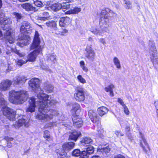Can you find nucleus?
Listing matches in <instances>:
<instances>
[{
    "label": "nucleus",
    "mask_w": 158,
    "mask_h": 158,
    "mask_svg": "<svg viewBox=\"0 0 158 158\" xmlns=\"http://www.w3.org/2000/svg\"><path fill=\"white\" fill-rule=\"evenodd\" d=\"M29 86L35 94L38 100L31 97L29 101V106L26 109L27 112L32 113L35 111L36 103L39 106V113L36 118L47 121L52 119L53 116H59L60 113L57 110L51 109L50 106L56 104L58 101L52 98L49 95L43 93L40 86V81L37 78H32L29 81Z\"/></svg>",
    "instance_id": "nucleus-1"
},
{
    "label": "nucleus",
    "mask_w": 158,
    "mask_h": 158,
    "mask_svg": "<svg viewBox=\"0 0 158 158\" xmlns=\"http://www.w3.org/2000/svg\"><path fill=\"white\" fill-rule=\"evenodd\" d=\"M101 19L100 21V29L93 27L90 31L97 35L103 36L105 32L109 33L108 27H110V23L111 20V17L115 15L109 8L102 10L101 13Z\"/></svg>",
    "instance_id": "nucleus-2"
},
{
    "label": "nucleus",
    "mask_w": 158,
    "mask_h": 158,
    "mask_svg": "<svg viewBox=\"0 0 158 158\" xmlns=\"http://www.w3.org/2000/svg\"><path fill=\"white\" fill-rule=\"evenodd\" d=\"M4 17V13L0 11V27L5 30L4 33V39L9 44H13L15 42V36L13 33L12 29L9 26L11 23V21L9 18Z\"/></svg>",
    "instance_id": "nucleus-3"
},
{
    "label": "nucleus",
    "mask_w": 158,
    "mask_h": 158,
    "mask_svg": "<svg viewBox=\"0 0 158 158\" xmlns=\"http://www.w3.org/2000/svg\"><path fill=\"white\" fill-rule=\"evenodd\" d=\"M28 97V94L25 90H13L9 92V100L11 103L14 104H21L27 100Z\"/></svg>",
    "instance_id": "nucleus-4"
},
{
    "label": "nucleus",
    "mask_w": 158,
    "mask_h": 158,
    "mask_svg": "<svg viewBox=\"0 0 158 158\" xmlns=\"http://www.w3.org/2000/svg\"><path fill=\"white\" fill-rule=\"evenodd\" d=\"M40 38L38 32L35 31L33 42L31 47V50L35 49L33 52L30 53L28 56V61H33L35 60L37 56L38 55L42 50V47L40 46Z\"/></svg>",
    "instance_id": "nucleus-5"
},
{
    "label": "nucleus",
    "mask_w": 158,
    "mask_h": 158,
    "mask_svg": "<svg viewBox=\"0 0 158 158\" xmlns=\"http://www.w3.org/2000/svg\"><path fill=\"white\" fill-rule=\"evenodd\" d=\"M27 80L24 76H17L15 77L12 83L14 85H22ZM12 82L8 80L3 81L1 83L0 85V89L3 90L8 89Z\"/></svg>",
    "instance_id": "nucleus-6"
},
{
    "label": "nucleus",
    "mask_w": 158,
    "mask_h": 158,
    "mask_svg": "<svg viewBox=\"0 0 158 158\" xmlns=\"http://www.w3.org/2000/svg\"><path fill=\"white\" fill-rule=\"evenodd\" d=\"M0 105L4 115L10 121L15 119L16 111L6 106V102L3 97L0 98Z\"/></svg>",
    "instance_id": "nucleus-7"
},
{
    "label": "nucleus",
    "mask_w": 158,
    "mask_h": 158,
    "mask_svg": "<svg viewBox=\"0 0 158 158\" xmlns=\"http://www.w3.org/2000/svg\"><path fill=\"white\" fill-rule=\"evenodd\" d=\"M75 145V143L73 142L65 143L63 145V149L64 152L62 151L61 149L56 150V152L59 158H67L66 152L73 149Z\"/></svg>",
    "instance_id": "nucleus-8"
},
{
    "label": "nucleus",
    "mask_w": 158,
    "mask_h": 158,
    "mask_svg": "<svg viewBox=\"0 0 158 158\" xmlns=\"http://www.w3.org/2000/svg\"><path fill=\"white\" fill-rule=\"evenodd\" d=\"M149 45L150 47L149 52L150 54V59L153 65L154 66L158 64L157 51L153 41H150Z\"/></svg>",
    "instance_id": "nucleus-9"
},
{
    "label": "nucleus",
    "mask_w": 158,
    "mask_h": 158,
    "mask_svg": "<svg viewBox=\"0 0 158 158\" xmlns=\"http://www.w3.org/2000/svg\"><path fill=\"white\" fill-rule=\"evenodd\" d=\"M88 115L93 123H97V127H99L97 128L98 133H97L96 135L100 136L102 130V129L101 123L99 122V118L97 116L96 111L92 110H90L88 112Z\"/></svg>",
    "instance_id": "nucleus-10"
},
{
    "label": "nucleus",
    "mask_w": 158,
    "mask_h": 158,
    "mask_svg": "<svg viewBox=\"0 0 158 158\" xmlns=\"http://www.w3.org/2000/svg\"><path fill=\"white\" fill-rule=\"evenodd\" d=\"M75 92L74 98L76 100L79 102H82L85 99V91L84 89L81 86L74 87Z\"/></svg>",
    "instance_id": "nucleus-11"
},
{
    "label": "nucleus",
    "mask_w": 158,
    "mask_h": 158,
    "mask_svg": "<svg viewBox=\"0 0 158 158\" xmlns=\"http://www.w3.org/2000/svg\"><path fill=\"white\" fill-rule=\"evenodd\" d=\"M32 29L31 24L29 22L24 21L21 23L20 31L22 34H30L32 32Z\"/></svg>",
    "instance_id": "nucleus-12"
},
{
    "label": "nucleus",
    "mask_w": 158,
    "mask_h": 158,
    "mask_svg": "<svg viewBox=\"0 0 158 158\" xmlns=\"http://www.w3.org/2000/svg\"><path fill=\"white\" fill-rule=\"evenodd\" d=\"M46 25L48 27L51 28L50 30V33L55 36L60 35V31L57 28L56 24L55 22L53 21H49L46 23Z\"/></svg>",
    "instance_id": "nucleus-13"
},
{
    "label": "nucleus",
    "mask_w": 158,
    "mask_h": 158,
    "mask_svg": "<svg viewBox=\"0 0 158 158\" xmlns=\"http://www.w3.org/2000/svg\"><path fill=\"white\" fill-rule=\"evenodd\" d=\"M31 40V38L28 36L23 35L22 37L19 38L17 44L19 46L23 47L29 44Z\"/></svg>",
    "instance_id": "nucleus-14"
},
{
    "label": "nucleus",
    "mask_w": 158,
    "mask_h": 158,
    "mask_svg": "<svg viewBox=\"0 0 158 158\" xmlns=\"http://www.w3.org/2000/svg\"><path fill=\"white\" fill-rule=\"evenodd\" d=\"M85 57L89 60L93 61L95 56V52L91 46H87L85 49Z\"/></svg>",
    "instance_id": "nucleus-15"
},
{
    "label": "nucleus",
    "mask_w": 158,
    "mask_h": 158,
    "mask_svg": "<svg viewBox=\"0 0 158 158\" xmlns=\"http://www.w3.org/2000/svg\"><path fill=\"white\" fill-rule=\"evenodd\" d=\"M139 134L141 139L140 140V145L142 148L143 150L147 153L148 149H149V145L143 135L140 132H139Z\"/></svg>",
    "instance_id": "nucleus-16"
},
{
    "label": "nucleus",
    "mask_w": 158,
    "mask_h": 158,
    "mask_svg": "<svg viewBox=\"0 0 158 158\" xmlns=\"http://www.w3.org/2000/svg\"><path fill=\"white\" fill-rule=\"evenodd\" d=\"M72 120L73 125L77 128H80L83 125V121L79 114L73 115Z\"/></svg>",
    "instance_id": "nucleus-17"
},
{
    "label": "nucleus",
    "mask_w": 158,
    "mask_h": 158,
    "mask_svg": "<svg viewBox=\"0 0 158 158\" xmlns=\"http://www.w3.org/2000/svg\"><path fill=\"white\" fill-rule=\"evenodd\" d=\"M71 19L66 17L61 18L59 21V25L61 27H67L71 23Z\"/></svg>",
    "instance_id": "nucleus-18"
},
{
    "label": "nucleus",
    "mask_w": 158,
    "mask_h": 158,
    "mask_svg": "<svg viewBox=\"0 0 158 158\" xmlns=\"http://www.w3.org/2000/svg\"><path fill=\"white\" fill-rule=\"evenodd\" d=\"M24 126L25 127H27L28 126V121L24 119H19L17 122H16L15 124L14 125V127L16 128H19L21 127Z\"/></svg>",
    "instance_id": "nucleus-19"
},
{
    "label": "nucleus",
    "mask_w": 158,
    "mask_h": 158,
    "mask_svg": "<svg viewBox=\"0 0 158 158\" xmlns=\"http://www.w3.org/2000/svg\"><path fill=\"white\" fill-rule=\"evenodd\" d=\"M81 111V107L80 105L77 103H75L73 104L71 112L73 115L79 114Z\"/></svg>",
    "instance_id": "nucleus-20"
},
{
    "label": "nucleus",
    "mask_w": 158,
    "mask_h": 158,
    "mask_svg": "<svg viewBox=\"0 0 158 158\" xmlns=\"http://www.w3.org/2000/svg\"><path fill=\"white\" fill-rule=\"evenodd\" d=\"M92 140L89 137H86L82 138L80 141L81 146H87L92 142Z\"/></svg>",
    "instance_id": "nucleus-21"
},
{
    "label": "nucleus",
    "mask_w": 158,
    "mask_h": 158,
    "mask_svg": "<svg viewBox=\"0 0 158 158\" xmlns=\"http://www.w3.org/2000/svg\"><path fill=\"white\" fill-rule=\"evenodd\" d=\"M62 7L61 3L57 2L52 4L51 6L47 7V8L50 10L56 11L60 10Z\"/></svg>",
    "instance_id": "nucleus-22"
},
{
    "label": "nucleus",
    "mask_w": 158,
    "mask_h": 158,
    "mask_svg": "<svg viewBox=\"0 0 158 158\" xmlns=\"http://www.w3.org/2000/svg\"><path fill=\"white\" fill-rule=\"evenodd\" d=\"M81 135V134L80 131L74 130L71 133L69 136V139L76 141Z\"/></svg>",
    "instance_id": "nucleus-23"
},
{
    "label": "nucleus",
    "mask_w": 158,
    "mask_h": 158,
    "mask_svg": "<svg viewBox=\"0 0 158 158\" xmlns=\"http://www.w3.org/2000/svg\"><path fill=\"white\" fill-rule=\"evenodd\" d=\"M60 115H61L60 116L59 115L58 116V118L59 120L58 122L57 121L56 122L57 125H58V124H60V125H64L65 127H67L68 124L64 122V119L65 118L64 117V115L62 114L61 113H60Z\"/></svg>",
    "instance_id": "nucleus-24"
},
{
    "label": "nucleus",
    "mask_w": 158,
    "mask_h": 158,
    "mask_svg": "<svg viewBox=\"0 0 158 158\" xmlns=\"http://www.w3.org/2000/svg\"><path fill=\"white\" fill-rule=\"evenodd\" d=\"M108 111V110L107 108L103 106L100 107L98 109V113L101 116L107 113Z\"/></svg>",
    "instance_id": "nucleus-25"
},
{
    "label": "nucleus",
    "mask_w": 158,
    "mask_h": 158,
    "mask_svg": "<svg viewBox=\"0 0 158 158\" xmlns=\"http://www.w3.org/2000/svg\"><path fill=\"white\" fill-rule=\"evenodd\" d=\"M22 7L27 11H33L35 8L30 3H24L21 4Z\"/></svg>",
    "instance_id": "nucleus-26"
},
{
    "label": "nucleus",
    "mask_w": 158,
    "mask_h": 158,
    "mask_svg": "<svg viewBox=\"0 0 158 158\" xmlns=\"http://www.w3.org/2000/svg\"><path fill=\"white\" fill-rule=\"evenodd\" d=\"M81 11V9L78 7H75L73 9H71L65 12L66 14H75L78 13Z\"/></svg>",
    "instance_id": "nucleus-27"
},
{
    "label": "nucleus",
    "mask_w": 158,
    "mask_h": 158,
    "mask_svg": "<svg viewBox=\"0 0 158 158\" xmlns=\"http://www.w3.org/2000/svg\"><path fill=\"white\" fill-rule=\"evenodd\" d=\"M110 151V148L108 147L102 148L101 146H99L97 149V152H102V153L105 152V153H108Z\"/></svg>",
    "instance_id": "nucleus-28"
},
{
    "label": "nucleus",
    "mask_w": 158,
    "mask_h": 158,
    "mask_svg": "<svg viewBox=\"0 0 158 158\" xmlns=\"http://www.w3.org/2000/svg\"><path fill=\"white\" fill-rule=\"evenodd\" d=\"M65 2H63V3L61 4L62 7V8L64 11H65L64 10L67 9L69 8V2H72V0H64Z\"/></svg>",
    "instance_id": "nucleus-29"
},
{
    "label": "nucleus",
    "mask_w": 158,
    "mask_h": 158,
    "mask_svg": "<svg viewBox=\"0 0 158 158\" xmlns=\"http://www.w3.org/2000/svg\"><path fill=\"white\" fill-rule=\"evenodd\" d=\"M113 62L116 68L118 69H120L121 68V64L118 58L114 57L113 59Z\"/></svg>",
    "instance_id": "nucleus-30"
},
{
    "label": "nucleus",
    "mask_w": 158,
    "mask_h": 158,
    "mask_svg": "<svg viewBox=\"0 0 158 158\" xmlns=\"http://www.w3.org/2000/svg\"><path fill=\"white\" fill-rule=\"evenodd\" d=\"M43 136L48 141L52 139L51 137L50 136V132L48 130H45L44 131Z\"/></svg>",
    "instance_id": "nucleus-31"
},
{
    "label": "nucleus",
    "mask_w": 158,
    "mask_h": 158,
    "mask_svg": "<svg viewBox=\"0 0 158 158\" xmlns=\"http://www.w3.org/2000/svg\"><path fill=\"white\" fill-rule=\"evenodd\" d=\"M54 87L51 84L47 85L44 86V89L47 93L52 92L53 90Z\"/></svg>",
    "instance_id": "nucleus-32"
},
{
    "label": "nucleus",
    "mask_w": 158,
    "mask_h": 158,
    "mask_svg": "<svg viewBox=\"0 0 158 158\" xmlns=\"http://www.w3.org/2000/svg\"><path fill=\"white\" fill-rule=\"evenodd\" d=\"M42 14V15H40V16L39 17L40 19L42 20H45L49 17V14L48 12H44Z\"/></svg>",
    "instance_id": "nucleus-33"
},
{
    "label": "nucleus",
    "mask_w": 158,
    "mask_h": 158,
    "mask_svg": "<svg viewBox=\"0 0 158 158\" xmlns=\"http://www.w3.org/2000/svg\"><path fill=\"white\" fill-rule=\"evenodd\" d=\"M124 7L127 9H130L132 7V5L131 2L128 0H124Z\"/></svg>",
    "instance_id": "nucleus-34"
},
{
    "label": "nucleus",
    "mask_w": 158,
    "mask_h": 158,
    "mask_svg": "<svg viewBox=\"0 0 158 158\" xmlns=\"http://www.w3.org/2000/svg\"><path fill=\"white\" fill-rule=\"evenodd\" d=\"M58 125L56 122H53L47 123L45 126L44 127L45 128H51L54 126H57Z\"/></svg>",
    "instance_id": "nucleus-35"
},
{
    "label": "nucleus",
    "mask_w": 158,
    "mask_h": 158,
    "mask_svg": "<svg viewBox=\"0 0 158 158\" xmlns=\"http://www.w3.org/2000/svg\"><path fill=\"white\" fill-rule=\"evenodd\" d=\"M81 67L82 69L85 72L87 73L88 71L87 68L85 66V62L83 61H81L80 62Z\"/></svg>",
    "instance_id": "nucleus-36"
},
{
    "label": "nucleus",
    "mask_w": 158,
    "mask_h": 158,
    "mask_svg": "<svg viewBox=\"0 0 158 158\" xmlns=\"http://www.w3.org/2000/svg\"><path fill=\"white\" fill-rule=\"evenodd\" d=\"M7 142V146L8 148H11L13 143V139L12 138H7L6 139Z\"/></svg>",
    "instance_id": "nucleus-37"
},
{
    "label": "nucleus",
    "mask_w": 158,
    "mask_h": 158,
    "mask_svg": "<svg viewBox=\"0 0 158 158\" xmlns=\"http://www.w3.org/2000/svg\"><path fill=\"white\" fill-rule=\"evenodd\" d=\"M81 152L78 149H75L72 152V155L75 157L80 156Z\"/></svg>",
    "instance_id": "nucleus-38"
},
{
    "label": "nucleus",
    "mask_w": 158,
    "mask_h": 158,
    "mask_svg": "<svg viewBox=\"0 0 158 158\" xmlns=\"http://www.w3.org/2000/svg\"><path fill=\"white\" fill-rule=\"evenodd\" d=\"M89 155L92 154L94 152V148L91 146L88 147L85 150Z\"/></svg>",
    "instance_id": "nucleus-39"
},
{
    "label": "nucleus",
    "mask_w": 158,
    "mask_h": 158,
    "mask_svg": "<svg viewBox=\"0 0 158 158\" xmlns=\"http://www.w3.org/2000/svg\"><path fill=\"white\" fill-rule=\"evenodd\" d=\"M89 156L87 152L84 150L81 152L80 158H88Z\"/></svg>",
    "instance_id": "nucleus-40"
},
{
    "label": "nucleus",
    "mask_w": 158,
    "mask_h": 158,
    "mask_svg": "<svg viewBox=\"0 0 158 158\" xmlns=\"http://www.w3.org/2000/svg\"><path fill=\"white\" fill-rule=\"evenodd\" d=\"M114 88V85L111 84L109 85L107 87H105L104 89L106 92H108L113 90V89Z\"/></svg>",
    "instance_id": "nucleus-41"
},
{
    "label": "nucleus",
    "mask_w": 158,
    "mask_h": 158,
    "mask_svg": "<svg viewBox=\"0 0 158 158\" xmlns=\"http://www.w3.org/2000/svg\"><path fill=\"white\" fill-rule=\"evenodd\" d=\"M77 79L78 81L82 84H84L86 83L85 80L81 75H79L77 76Z\"/></svg>",
    "instance_id": "nucleus-42"
},
{
    "label": "nucleus",
    "mask_w": 158,
    "mask_h": 158,
    "mask_svg": "<svg viewBox=\"0 0 158 158\" xmlns=\"http://www.w3.org/2000/svg\"><path fill=\"white\" fill-rule=\"evenodd\" d=\"M13 15L16 18L17 20L19 21V20L21 19L22 18V15L19 13L14 12L13 13Z\"/></svg>",
    "instance_id": "nucleus-43"
},
{
    "label": "nucleus",
    "mask_w": 158,
    "mask_h": 158,
    "mask_svg": "<svg viewBox=\"0 0 158 158\" xmlns=\"http://www.w3.org/2000/svg\"><path fill=\"white\" fill-rule=\"evenodd\" d=\"M56 55L54 53H52V54H49V56L48 58V60L50 59L52 61L55 62V61L56 60Z\"/></svg>",
    "instance_id": "nucleus-44"
},
{
    "label": "nucleus",
    "mask_w": 158,
    "mask_h": 158,
    "mask_svg": "<svg viewBox=\"0 0 158 158\" xmlns=\"http://www.w3.org/2000/svg\"><path fill=\"white\" fill-rule=\"evenodd\" d=\"M122 107L124 113L127 115H129V111L127 106L125 105Z\"/></svg>",
    "instance_id": "nucleus-45"
},
{
    "label": "nucleus",
    "mask_w": 158,
    "mask_h": 158,
    "mask_svg": "<svg viewBox=\"0 0 158 158\" xmlns=\"http://www.w3.org/2000/svg\"><path fill=\"white\" fill-rule=\"evenodd\" d=\"M17 64L20 66H21L23 64H24L25 63L27 62V61L25 62V61L22 60H18L16 61Z\"/></svg>",
    "instance_id": "nucleus-46"
},
{
    "label": "nucleus",
    "mask_w": 158,
    "mask_h": 158,
    "mask_svg": "<svg viewBox=\"0 0 158 158\" xmlns=\"http://www.w3.org/2000/svg\"><path fill=\"white\" fill-rule=\"evenodd\" d=\"M41 68L43 70L47 71L50 72L51 70L49 69L48 67L47 66H45L44 65H41Z\"/></svg>",
    "instance_id": "nucleus-47"
},
{
    "label": "nucleus",
    "mask_w": 158,
    "mask_h": 158,
    "mask_svg": "<svg viewBox=\"0 0 158 158\" xmlns=\"http://www.w3.org/2000/svg\"><path fill=\"white\" fill-rule=\"evenodd\" d=\"M34 3L37 6H40L42 5L41 2L38 0L34 1Z\"/></svg>",
    "instance_id": "nucleus-48"
},
{
    "label": "nucleus",
    "mask_w": 158,
    "mask_h": 158,
    "mask_svg": "<svg viewBox=\"0 0 158 158\" xmlns=\"http://www.w3.org/2000/svg\"><path fill=\"white\" fill-rule=\"evenodd\" d=\"M68 32V31L67 29H64L61 31H60V35L61 36L65 35Z\"/></svg>",
    "instance_id": "nucleus-49"
},
{
    "label": "nucleus",
    "mask_w": 158,
    "mask_h": 158,
    "mask_svg": "<svg viewBox=\"0 0 158 158\" xmlns=\"http://www.w3.org/2000/svg\"><path fill=\"white\" fill-rule=\"evenodd\" d=\"M114 133L118 137L122 136L124 135V134L123 133L121 132L120 131H115Z\"/></svg>",
    "instance_id": "nucleus-50"
},
{
    "label": "nucleus",
    "mask_w": 158,
    "mask_h": 158,
    "mask_svg": "<svg viewBox=\"0 0 158 158\" xmlns=\"http://www.w3.org/2000/svg\"><path fill=\"white\" fill-rule=\"evenodd\" d=\"M118 102L123 106L125 105H126L124 103L123 100L120 98L118 99Z\"/></svg>",
    "instance_id": "nucleus-51"
},
{
    "label": "nucleus",
    "mask_w": 158,
    "mask_h": 158,
    "mask_svg": "<svg viewBox=\"0 0 158 158\" xmlns=\"http://www.w3.org/2000/svg\"><path fill=\"white\" fill-rule=\"evenodd\" d=\"M99 41L101 43H102L104 45H105V44H106V42L104 39H103V38H100L99 39Z\"/></svg>",
    "instance_id": "nucleus-52"
},
{
    "label": "nucleus",
    "mask_w": 158,
    "mask_h": 158,
    "mask_svg": "<svg viewBox=\"0 0 158 158\" xmlns=\"http://www.w3.org/2000/svg\"><path fill=\"white\" fill-rule=\"evenodd\" d=\"M17 53L21 57L24 56L25 55V53H19V52H17Z\"/></svg>",
    "instance_id": "nucleus-53"
},
{
    "label": "nucleus",
    "mask_w": 158,
    "mask_h": 158,
    "mask_svg": "<svg viewBox=\"0 0 158 158\" xmlns=\"http://www.w3.org/2000/svg\"><path fill=\"white\" fill-rule=\"evenodd\" d=\"M154 104L156 110H158V100H156Z\"/></svg>",
    "instance_id": "nucleus-54"
},
{
    "label": "nucleus",
    "mask_w": 158,
    "mask_h": 158,
    "mask_svg": "<svg viewBox=\"0 0 158 158\" xmlns=\"http://www.w3.org/2000/svg\"><path fill=\"white\" fill-rule=\"evenodd\" d=\"M3 39H4V38H3V35L2 32L0 30V39L3 40ZM6 41V42L9 43L5 39H4Z\"/></svg>",
    "instance_id": "nucleus-55"
},
{
    "label": "nucleus",
    "mask_w": 158,
    "mask_h": 158,
    "mask_svg": "<svg viewBox=\"0 0 158 158\" xmlns=\"http://www.w3.org/2000/svg\"><path fill=\"white\" fill-rule=\"evenodd\" d=\"M114 158H125L123 155H118L116 156Z\"/></svg>",
    "instance_id": "nucleus-56"
},
{
    "label": "nucleus",
    "mask_w": 158,
    "mask_h": 158,
    "mask_svg": "<svg viewBox=\"0 0 158 158\" xmlns=\"http://www.w3.org/2000/svg\"><path fill=\"white\" fill-rule=\"evenodd\" d=\"M130 130V128L129 126H127L125 128V131H126L129 132Z\"/></svg>",
    "instance_id": "nucleus-57"
},
{
    "label": "nucleus",
    "mask_w": 158,
    "mask_h": 158,
    "mask_svg": "<svg viewBox=\"0 0 158 158\" xmlns=\"http://www.w3.org/2000/svg\"><path fill=\"white\" fill-rule=\"evenodd\" d=\"M109 92H110V95L111 97H113L114 96L113 90Z\"/></svg>",
    "instance_id": "nucleus-58"
},
{
    "label": "nucleus",
    "mask_w": 158,
    "mask_h": 158,
    "mask_svg": "<svg viewBox=\"0 0 158 158\" xmlns=\"http://www.w3.org/2000/svg\"><path fill=\"white\" fill-rule=\"evenodd\" d=\"M127 135L128 137V138L131 140H132V137H131V135L130 134H127Z\"/></svg>",
    "instance_id": "nucleus-59"
},
{
    "label": "nucleus",
    "mask_w": 158,
    "mask_h": 158,
    "mask_svg": "<svg viewBox=\"0 0 158 158\" xmlns=\"http://www.w3.org/2000/svg\"><path fill=\"white\" fill-rule=\"evenodd\" d=\"M91 158H101V157L99 156L94 155L92 156Z\"/></svg>",
    "instance_id": "nucleus-60"
},
{
    "label": "nucleus",
    "mask_w": 158,
    "mask_h": 158,
    "mask_svg": "<svg viewBox=\"0 0 158 158\" xmlns=\"http://www.w3.org/2000/svg\"><path fill=\"white\" fill-rule=\"evenodd\" d=\"M88 40L89 41L92 42L93 40V38L91 37L89 38Z\"/></svg>",
    "instance_id": "nucleus-61"
},
{
    "label": "nucleus",
    "mask_w": 158,
    "mask_h": 158,
    "mask_svg": "<svg viewBox=\"0 0 158 158\" xmlns=\"http://www.w3.org/2000/svg\"><path fill=\"white\" fill-rule=\"evenodd\" d=\"M2 5V0H0V8H1Z\"/></svg>",
    "instance_id": "nucleus-62"
},
{
    "label": "nucleus",
    "mask_w": 158,
    "mask_h": 158,
    "mask_svg": "<svg viewBox=\"0 0 158 158\" xmlns=\"http://www.w3.org/2000/svg\"><path fill=\"white\" fill-rule=\"evenodd\" d=\"M7 50L8 51H12V49L11 47H9L7 49Z\"/></svg>",
    "instance_id": "nucleus-63"
},
{
    "label": "nucleus",
    "mask_w": 158,
    "mask_h": 158,
    "mask_svg": "<svg viewBox=\"0 0 158 158\" xmlns=\"http://www.w3.org/2000/svg\"><path fill=\"white\" fill-rule=\"evenodd\" d=\"M156 112L157 114V117L158 118V110H156Z\"/></svg>",
    "instance_id": "nucleus-64"
}]
</instances>
